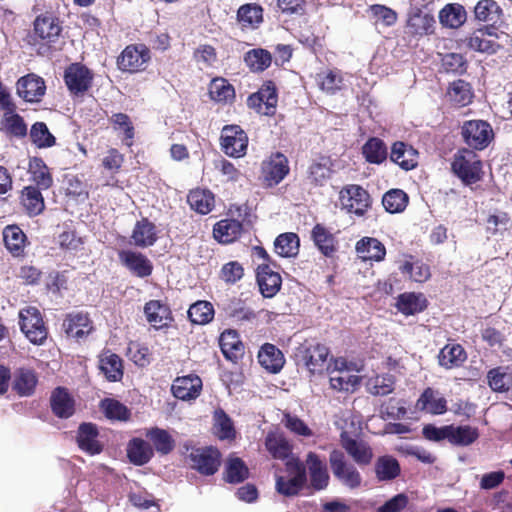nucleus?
<instances>
[{
	"mask_svg": "<svg viewBox=\"0 0 512 512\" xmlns=\"http://www.w3.org/2000/svg\"><path fill=\"white\" fill-rule=\"evenodd\" d=\"M439 20L443 26L458 28L466 21V11L460 4H448L440 11Z\"/></svg>",
	"mask_w": 512,
	"mask_h": 512,
	"instance_id": "obj_47",
	"label": "nucleus"
},
{
	"mask_svg": "<svg viewBox=\"0 0 512 512\" xmlns=\"http://www.w3.org/2000/svg\"><path fill=\"white\" fill-rule=\"evenodd\" d=\"M300 240L297 234L288 232L280 234L275 242V252L282 257H294L299 252Z\"/></svg>",
	"mask_w": 512,
	"mask_h": 512,
	"instance_id": "obj_48",
	"label": "nucleus"
},
{
	"mask_svg": "<svg viewBox=\"0 0 512 512\" xmlns=\"http://www.w3.org/2000/svg\"><path fill=\"white\" fill-rule=\"evenodd\" d=\"M408 195L401 189H392L383 196L382 203L389 213H400L408 204Z\"/></svg>",
	"mask_w": 512,
	"mask_h": 512,
	"instance_id": "obj_61",
	"label": "nucleus"
},
{
	"mask_svg": "<svg viewBox=\"0 0 512 512\" xmlns=\"http://www.w3.org/2000/svg\"><path fill=\"white\" fill-rule=\"evenodd\" d=\"M120 261L135 275L144 278L151 275L153 265L142 253L123 250L119 253Z\"/></svg>",
	"mask_w": 512,
	"mask_h": 512,
	"instance_id": "obj_17",
	"label": "nucleus"
},
{
	"mask_svg": "<svg viewBox=\"0 0 512 512\" xmlns=\"http://www.w3.org/2000/svg\"><path fill=\"white\" fill-rule=\"evenodd\" d=\"M351 371H360L353 363H347L344 359H336L334 368L330 371L329 382L333 390L343 392H353L360 384L361 378L353 375Z\"/></svg>",
	"mask_w": 512,
	"mask_h": 512,
	"instance_id": "obj_5",
	"label": "nucleus"
},
{
	"mask_svg": "<svg viewBox=\"0 0 512 512\" xmlns=\"http://www.w3.org/2000/svg\"><path fill=\"white\" fill-rule=\"evenodd\" d=\"M435 25L434 17L428 12L420 9H411L407 20V29L410 34L423 36L433 32Z\"/></svg>",
	"mask_w": 512,
	"mask_h": 512,
	"instance_id": "obj_24",
	"label": "nucleus"
},
{
	"mask_svg": "<svg viewBox=\"0 0 512 512\" xmlns=\"http://www.w3.org/2000/svg\"><path fill=\"white\" fill-rule=\"evenodd\" d=\"M3 239L7 249L14 255L22 253L26 236L17 226H8L3 231Z\"/></svg>",
	"mask_w": 512,
	"mask_h": 512,
	"instance_id": "obj_57",
	"label": "nucleus"
},
{
	"mask_svg": "<svg viewBox=\"0 0 512 512\" xmlns=\"http://www.w3.org/2000/svg\"><path fill=\"white\" fill-rule=\"evenodd\" d=\"M50 403L53 413L59 418H69L74 414V399L63 387H58L52 392Z\"/></svg>",
	"mask_w": 512,
	"mask_h": 512,
	"instance_id": "obj_29",
	"label": "nucleus"
},
{
	"mask_svg": "<svg viewBox=\"0 0 512 512\" xmlns=\"http://www.w3.org/2000/svg\"><path fill=\"white\" fill-rule=\"evenodd\" d=\"M99 368L109 381H119L123 376L122 360L116 354H102L99 360Z\"/></svg>",
	"mask_w": 512,
	"mask_h": 512,
	"instance_id": "obj_42",
	"label": "nucleus"
},
{
	"mask_svg": "<svg viewBox=\"0 0 512 512\" xmlns=\"http://www.w3.org/2000/svg\"><path fill=\"white\" fill-rule=\"evenodd\" d=\"M147 321L159 329L168 325L172 320L170 308L159 300H150L144 306Z\"/></svg>",
	"mask_w": 512,
	"mask_h": 512,
	"instance_id": "obj_28",
	"label": "nucleus"
},
{
	"mask_svg": "<svg viewBox=\"0 0 512 512\" xmlns=\"http://www.w3.org/2000/svg\"><path fill=\"white\" fill-rule=\"evenodd\" d=\"M265 447L275 459L284 460L292 453V446L283 433L270 431L265 438Z\"/></svg>",
	"mask_w": 512,
	"mask_h": 512,
	"instance_id": "obj_35",
	"label": "nucleus"
},
{
	"mask_svg": "<svg viewBox=\"0 0 512 512\" xmlns=\"http://www.w3.org/2000/svg\"><path fill=\"white\" fill-rule=\"evenodd\" d=\"M29 170L32 175V181L36 184V188H38L39 190H46L51 187L53 183L52 176L47 166L41 159H32L30 161Z\"/></svg>",
	"mask_w": 512,
	"mask_h": 512,
	"instance_id": "obj_53",
	"label": "nucleus"
},
{
	"mask_svg": "<svg viewBox=\"0 0 512 512\" xmlns=\"http://www.w3.org/2000/svg\"><path fill=\"white\" fill-rule=\"evenodd\" d=\"M257 282L261 294L271 298L280 290L282 280L279 273L272 271L267 265H262L258 267Z\"/></svg>",
	"mask_w": 512,
	"mask_h": 512,
	"instance_id": "obj_27",
	"label": "nucleus"
},
{
	"mask_svg": "<svg viewBox=\"0 0 512 512\" xmlns=\"http://www.w3.org/2000/svg\"><path fill=\"white\" fill-rule=\"evenodd\" d=\"M440 366L451 369L460 366L466 360V353L459 344L444 346L438 356Z\"/></svg>",
	"mask_w": 512,
	"mask_h": 512,
	"instance_id": "obj_44",
	"label": "nucleus"
},
{
	"mask_svg": "<svg viewBox=\"0 0 512 512\" xmlns=\"http://www.w3.org/2000/svg\"><path fill=\"white\" fill-rule=\"evenodd\" d=\"M209 95L217 102H227L235 96L233 86L224 78H215L209 86Z\"/></svg>",
	"mask_w": 512,
	"mask_h": 512,
	"instance_id": "obj_63",
	"label": "nucleus"
},
{
	"mask_svg": "<svg viewBox=\"0 0 512 512\" xmlns=\"http://www.w3.org/2000/svg\"><path fill=\"white\" fill-rule=\"evenodd\" d=\"M45 91L44 80L35 74H28L17 81V94L26 102H39Z\"/></svg>",
	"mask_w": 512,
	"mask_h": 512,
	"instance_id": "obj_15",
	"label": "nucleus"
},
{
	"mask_svg": "<svg viewBox=\"0 0 512 512\" xmlns=\"http://www.w3.org/2000/svg\"><path fill=\"white\" fill-rule=\"evenodd\" d=\"M244 61L252 71L262 72L271 65L272 56L265 49H252L245 54Z\"/></svg>",
	"mask_w": 512,
	"mask_h": 512,
	"instance_id": "obj_55",
	"label": "nucleus"
},
{
	"mask_svg": "<svg viewBox=\"0 0 512 512\" xmlns=\"http://www.w3.org/2000/svg\"><path fill=\"white\" fill-rule=\"evenodd\" d=\"M98 429L92 423H83L77 432V443L79 448L90 454L96 455L102 452L103 446L98 440Z\"/></svg>",
	"mask_w": 512,
	"mask_h": 512,
	"instance_id": "obj_18",
	"label": "nucleus"
},
{
	"mask_svg": "<svg viewBox=\"0 0 512 512\" xmlns=\"http://www.w3.org/2000/svg\"><path fill=\"white\" fill-rule=\"evenodd\" d=\"M395 377L389 373L376 374L367 379V391L374 396H386L395 389Z\"/></svg>",
	"mask_w": 512,
	"mask_h": 512,
	"instance_id": "obj_38",
	"label": "nucleus"
},
{
	"mask_svg": "<svg viewBox=\"0 0 512 512\" xmlns=\"http://www.w3.org/2000/svg\"><path fill=\"white\" fill-rule=\"evenodd\" d=\"M146 436L151 440L155 449L161 454L170 453L175 446V441L168 431L158 427L147 431Z\"/></svg>",
	"mask_w": 512,
	"mask_h": 512,
	"instance_id": "obj_56",
	"label": "nucleus"
},
{
	"mask_svg": "<svg viewBox=\"0 0 512 512\" xmlns=\"http://www.w3.org/2000/svg\"><path fill=\"white\" fill-rule=\"evenodd\" d=\"M248 137L237 125H227L221 134V147L230 157H242L246 153Z\"/></svg>",
	"mask_w": 512,
	"mask_h": 512,
	"instance_id": "obj_8",
	"label": "nucleus"
},
{
	"mask_svg": "<svg viewBox=\"0 0 512 512\" xmlns=\"http://www.w3.org/2000/svg\"><path fill=\"white\" fill-rule=\"evenodd\" d=\"M397 308L405 315H414L426 308V299L422 294L404 293L398 298Z\"/></svg>",
	"mask_w": 512,
	"mask_h": 512,
	"instance_id": "obj_50",
	"label": "nucleus"
},
{
	"mask_svg": "<svg viewBox=\"0 0 512 512\" xmlns=\"http://www.w3.org/2000/svg\"><path fill=\"white\" fill-rule=\"evenodd\" d=\"M129 460L136 465L146 464L153 456L151 445L143 439H132L127 448Z\"/></svg>",
	"mask_w": 512,
	"mask_h": 512,
	"instance_id": "obj_43",
	"label": "nucleus"
},
{
	"mask_svg": "<svg viewBox=\"0 0 512 512\" xmlns=\"http://www.w3.org/2000/svg\"><path fill=\"white\" fill-rule=\"evenodd\" d=\"M30 139L38 148H49L55 145L56 138L50 133L44 122H36L30 129Z\"/></svg>",
	"mask_w": 512,
	"mask_h": 512,
	"instance_id": "obj_64",
	"label": "nucleus"
},
{
	"mask_svg": "<svg viewBox=\"0 0 512 512\" xmlns=\"http://www.w3.org/2000/svg\"><path fill=\"white\" fill-rule=\"evenodd\" d=\"M223 355L233 362H236L244 354V345L240 336L235 330H225L219 339Z\"/></svg>",
	"mask_w": 512,
	"mask_h": 512,
	"instance_id": "obj_31",
	"label": "nucleus"
},
{
	"mask_svg": "<svg viewBox=\"0 0 512 512\" xmlns=\"http://www.w3.org/2000/svg\"><path fill=\"white\" fill-rule=\"evenodd\" d=\"M202 381L196 375L178 377L172 384L173 395L180 400H191L199 396Z\"/></svg>",
	"mask_w": 512,
	"mask_h": 512,
	"instance_id": "obj_19",
	"label": "nucleus"
},
{
	"mask_svg": "<svg viewBox=\"0 0 512 512\" xmlns=\"http://www.w3.org/2000/svg\"><path fill=\"white\" fill-rule=\"evenodd\" d=\"M187 200L190 207L200 214H207L214 207V196L208 190H192L188 194Z\"/></svg>",
	"mask_w": 512,
	"mask_h": 512,
	"instance_id": "obj_49",
	"label": "nucleus"
},
{
	"mask_svg": "<svg viewBox=\"0 0 512 512\" xmlns=\"http://www.w3.org/2000/svg\"><path fill=\"white\" fill-rule=\"evenodd\" d=\"M453 173L465 184L471 185L482 179L483 166L479 156L470 149L459 150L452 162Z\"/></svg>",
	"mask_w": 512,
	"mask_h": 512,
	"instance_id": "obj_2",
	"label": "nucleus"
},
{
	"mask_svg": "<svg viewBox=\"0 0 512 512\" xmlns=\"http://www.w3.org/2000/svg\"><path fill=\"white\" fill-rule=\"evenodd\" d=\"M258 361L260 365L270 373L279 372L285 363L283 353L273 344H264L259 353Z\"/></svg>",
	"mask_w": 512,
	"mask_h": 512,
	"instance_id": "obj_32",
	"label": "nucleus"
},
{
	"mask_svg": "<svg viewBox=\"0 0 512 512\" xmlns=\"http://www.w3.org/2000/svg\"><path fill=\"white\" fill-rule=\"evenodd\" d=\"M355 250L362 261L380 262L384 260L386 248L377 238L363 237L356 242Z\"/></svg>",
	"mask_w": 512,
	"mask_h": 512,
	"instance_id": "obj_21",
	"label": "nucleus"
},
{
	"mask_svg": "<svg viewBox=\"0 0 512 512\" xmlns=\"http://www.w3.org/2000/svg\"><path fill=\"white\" fill-rule=\"evenodd\" d=\"M61 30L59 19L51 13L39 15L34 21V32L42 40L54 42Z\"/></svg>",
	"mask_w": 512,
	"mask_h": 512,
	"instance_id": "obj_23",
	"label": "nucleus"
},
{
	"mask_svg": "<svg viewBox=\"0 0 512 512\" xmlns=\"http://www.w3.org/2000/svg\"><path fill=\"white\" fill-rule=\"evenodd\" d=\"M227 315L236 323H253L257 313L242 301L232 302L227 307Z\"/></svg>",
	"mask_w": 512,
	"mask_h": 512,
	"instance_id": "obj_58",
	"label": "nucleus"
},
{
	"mask_svg": "<svg viewBox=\"0 0 512 512\" xmlns=\"http://www.w3.org/2000/svg\"><path fill=\"white\" fill-rule=\"evenodd\" d=\"M92 79L91 71L79 63L71 64L64 73L65 84L74 95L85 93L90 88Z\"/></svg>",
	"mask_w": 512,
	"mask_h": 512,
	"instance_id": "obj_9",
	"label": "nucleus"
},
{
	"mask_svg": "<svg viewBox=\"0 0 512 512\" xmlns=\"http://www.w3.org/2000/svg\"><path fill=\"white\" fill-rule=\"evenodd\" d=\"M276 491L284 496H296L307 482L304 464L299 458L288 459L283 474H276Z\"/></svg>",
	"mask_w": 512,
	"mask_h": 512,
	"instance_id": "obj_1",
	"label": "nucleus"
},
{
	"mask_svg": "<svg viewBox=\"0 0 512 512\" xmlns=\"http://www.w3.org/2000/svg\"><path fill=\"white\" fill-rule=\"evenodd\" d=\"M220 452L213 448H200L191 452L192 467L204 475H213L220 466Z\"/></svg>",
	"mask_w": 512,
	"mask_h": 512,
	"instance_id": "obj_10",
	"label": "nucleus"
},
{
	"mask_svg": "<svg viewBox=\"0 0 512 512\" xmlns=\"http://www.w3.org/2000/svg\"><path fill=\"white\" fill-rule=\"evenodd\" d=\"M497 38L489 29H478L467 39V45L474 51L493 54L500 48Z\"/></svg>",
	"mask_w": 512,
	"mask_h": 512,
	"instance_id": "obj_20",
	"label": "nucleus"
},
{
	"mask_svg": "<svg viewBox=\"0 0 512 512\" xmlns=\"http://www.w3.org/2000/svg\"><path fill=\"white\" fill-rule=\"evenodd\" d=\"M329 463L334 477L344 486L350 489L359 488L362 484V476L357 468L347 461L344 453L333 450L329 455Z\"/></svg>",
	"mask_w": 512,
	"mask_h": 512,
	"instance_id": "obj_3",
	"label": "nucleus"
},
{
	"mask_svg": "<svg viewBox=\"0 0 512 512\" xmlns=\"http://www.w3.org/2000/svg\"><path fill=\"white\" fill-rule=\"evenodd\" d=\"M188 317L192 323L207 324L214 317L213 305L207 301H198L189 307Z\"/></svg>",
	"mask_w": 512,
	"mask_h": 512,
	"instance_id": "obj_59",
	"label": "nucleus"
},
{
	"mask_svg": "<svg viewBox=\"0 0 512 512\" xmlns=\"http://www.w3.org/2000/svg\"><path fill=\"white\" fill-rule=\"evenodd\" d=\"M22 204L30 216L42 213L45 208L44 198L38 188L27 186L22 191Z\"/></svg>",
	"mask_w": 512,
	"mask_h": 512,
	"instance_id": "obj_46",
	"label": "nucleus"
},
{
	"mask_svg": "<svg viewBox=\"0 0 512 512\" xmlns=\"http://www.w3.org/2000/svg\"><path fill=\"white\" fill-rule=\"evenodd\" d=\"M478 437L479 432L476 427L448 425V441L453 445L468 446L474 443Z\"/></svg>",
	"mask_w": 512,
	"mask_h": 512,
	"instance_id": "obj_40",
	"label": "nucleus"
},
{
	"mask_svg": "<svg viewBox=\"0 0 512 512\" xmlns=\"http://www.w3.org/2000/svg\"><path fill=\"white\" fill-rule=\"evenodd\" d=\"M417 408L433 415H441L447 411V401L438 391L428 387L417 400Z\"/></svg>",
	"mask_w": 512,
	"mask_h": 512,
	"instance_id": "obj_30",
	"label": "nucleus"
},
{
	"mask_svg": "<svg viewBox=\"0 0 512 512\" xmlns=\"http://www.w3.org/2000/svg\"><path fill=\"white\" fill-rule=\"evenodd\" d=\"M449 99L459 106H465L472 100L471 86L464 80L454 81L448 89Z\"/></svg>",
	"mask_w": 512,
	"mask_h": 512,
	"instance_id": "obj_62",
	"label": "nucleus"
},
{
	"mask_svg": "<svg viewBox=\"0 0 512 512\" xmlns=\"http://www.w3.org/2000/svg\"><path fill=\"white\" fill-rule=\"evenodd\" d=\"M400 465L392 456H381L375 464V473L380 481L395 479L400 474Z\"/></svg>",
	"mask_w": 512,
	"mask_h": 512,
	"instance_id": "obj_52",
	"label": "nucleus"
},
{
	"mask_svg": "<svg viewBox=\"0 0 512 512\" xmlns=\"http://www.w3.org/2000/svg\"><path fill=\"white\" fill-rule=\"evenodd\" d=\"M390 159L402 169L409 171L417 167L419 153L411 145L397 141L391 147Z\"/></svg>",
	"mask_w": 512,
	"mask_h": 512,
	"instance_id": "obj_16",
	"label": "nucleus"
},
{
	"mask_svg": "<svg viewBox=\"0 0 512 512\" xmlns=\"http://www.w3.org/2000/svg\"><path fill=\"white\" fill-rule=\"evenodd\" d=\"M328 348L322 344H313L304 348L303 360L307 369L312 373H321L326 368Z\"/></svg>",
	"mask_w": 512,
	"mask_h": 512,
	"instance_id": "obj_25",
	"label": "nucleus"
},
{
	"mask_svg": "<svg viewBox=\"0 0 512 512\" xmlns=\"http://www.w3.org/2000/svg\"><path fill=\"white\" fill-rule=\"evenodd\" d=\"M212 429L220 440H233L236 436L232 419L221 408L214 411Z\"/></svg>",
	"mask_w": 512,
	"mask_h": 512,
	"instance_id": "obj_39",
	"label": "nucleus"
},
{
	"mask_svg": "<svg viewBox=\"0 0 512 512\" xmlns=\"http://www.w3.org/2000/svg\"><path fill=\"white\" fill-rule=\"evenodd\" d=\"M65 333L77 340L87 336L91 330V321L87 314L82 312L69 314L63 322Z\"/></svg>",
	"mask_w": 512,
	"mask_h": 512,
	"instance_id": "obj_26",
	"label": "nucleus"
},
{
	"mask_svg": "<svg viewBox=\"0 0 512 512\" xmlns=\"http://www.w3.org/2000/svg\"><path fill=\"white\" fill-rule=\"evenodd\" d=\"M341 208L350 214L363 216L371 205L370 195L358 185H349L340 191Z\"/></svg>",
	"mask_w": 512,
	"mask_h": 512,
	"instance_id": "obj_6",
	"label": "nucleus"
},
{
	"mask_svg": "<svg viewBox=\"0 0 512 512\" xmlns=\"http://www.w3.org/2000/svg\"><path fill=\"white\" fill-rule=\"evenodd\" d=\"M149 59L150 53L145 46H128L119 57L118 65L123 71L137 72L144 69Z\"/></svg>",
	"mask_w": 512,
	"mask_h": 512,
	"instance_id": "obj_13",
	"label": "nucleus"
},
{
	"mask_svg": "<svg viewBox=\"0 0 512 512\" xmlns=\"http://www.w3.org/2000/svg\"><path fill=\"white\" fill-rule=\"evenodd\" d=\"M243 225L236 219H223L217 222L213 228L214 238L224 244L231 243L240 237Z\"/></svg>",
	"mask_w": 512,
	"mask_h": 512,
	"instance_id": "obj_33",
	"label": "nucleus"
},
{
	"mask_svg": "<svg viewBox=\"0 0 512 512\" xmlns=\"http://www.w3.org/2000/svg\"><path fill=\"white\" fill-rule=\"evenodd\" d=\"M281 422L296 437L310 438L314 436V431L297 415L285 412Z\"/></svg>",
	"mask_w": 512,
	"mask_h": 512,
	"instance_id": "obj_60",
	"label": "nucleus"
},
{
	"mask_svg": "<svg viewBox=\"0 0 512 512\" xmlns=\"http://www.w3.org/2000/svg\"><path fill=\"white\" fill-rule=\"evenodd\" d=\"M224 478L229 483H240L249 476L245 463L238 457H230L225 463Z\"/></svg>",
	"mask_w": 512,
	"mask_h": 512,
	"instance_id": "obj_54",
	"label": "nucleus"
},
{
	"mask_svg": "<svg viewBox=\"0 0 512 512\" xmlns=\"http://www.w3.org/2000/svg\"><path fill=\"white\" fill-rule=\"evenodd\" d=\"M316 82L322 91L334 94L344 86L343 73L338 69L322 71L317 74Z\"/></svg>",
	"mask_w": 512,
	"mask_h": 512,
	"instance_id": "obj_45",
	"label": "nucleus"
},
{
	"mask_svg": "<svg viewBox=\"0 0 512 512\" xmlns=\"http://www.w3.org/2000/svg\"><path fill=\"white\" fill-rule=\"evenodd\" d=\"M305 470H308L310 484L315 490H323L328 486L329 473L326 462L315 452L306 455Z\"/></svg>",
	"mask_w": 512,
	"mask_h": 512,
	"instance_id": "obj_12",
	"label": "nucleus"
},
{
	"mask_svg": "<svg viewBox=\"0 0 512 512\" xmlns=\"http://www.w3.org/2000/svg\"><path fill=\"white\" fill-rule=\"evenodd\" d=\"M502 9L494 0H480L475 8V18L482 22L496 24L501 20Z\"/></svg>",
	"mask_w": 512,
	"mask_h": 512,
	"instance_id": "obj_41",
	"label": "nucleus"
},
{
	"mask_svg": "<svg viewBox=\"0 0 512 512\" xmlns=\"http://www.w3.org/2000/svg\"><path fill=\"white\" fill-rule=\"evenodd\" d=\"M38 379L31 369L20 368L14 374L13 389L20 396H30L34 393Z\"/></svg>",
	"mask_w": 512,
	"mask_h": 512,
	"instance_id": "obj_37",
	"label": "nucleus"
},
{
	"mask_svg": "<svg viewBox=\"0 0 512 512\" xmlns=\"http://www.w3.org/2000/svg\"><path fill=\"white\" fill-rule=\"evenodd\" d=\"M341 442L343 448L358 465L366 466L371 463L373 451L366 442L350 438L345 433L341 435Z\"/></svg>",
	"mask_w": 512,
	"mask_h": 512,
	"instance_id": "obj_22",
	"label": "nucleus"
},
{
	"mask_svg": "<svg viewBox=\"0 0 512 512\" xmlns=\"http://www.w3.org/2000/svg\"><path fill=\"white\" fill-rule=\"evenodd\" d=\"M314 244L320 252L330 257L337 250V240L334 234L322 224H316L311 232Z\"/></svg>",
	"mask_w": 512,
	"mask_h": 512,
	"instance_id": "obj_34",
	"label": "nucleus"
},
{
	"mask_svg": "<svg viewBox=\"0 0 512 512\" xmlns=\"http://www.w3.org/2000/svg\"><path fill=\"white\" fill-rule=\"evenodd\" d=\"M289 172L288 160L281 154L272 155L262 164V173L265 182L269 186L280 183Z\"/></svg>",
	"mask_w": 512,
	"mask_h": 512,
	"instance_id": "obj_14",
	"label": "nucleus"
},
{
	"mask_svg": "<svg viewBox=\"0 0 512 512\" xmlns=\"http://www.w3.org/2000/svg\"><path fill=\"white\" fill-rule=\"evenodd\" d=\"M362 153L369 163L381 164L388 152L385 143L376 137L370 138L362 147Z\"/></svg>",
	"mask_w": 512,
	"mask_h": 512,
	"instance_id": "obj_51",
	"label": "nucleus"
},
{
	"mask_svg": "<svg viewBox=\"0 0 512 512\" xmlns=\"http://www.w3.org/2000/svg\"><path fill=\"white\" fill-rule=\"evenodd\" d=\"M132 243L140 248L152 246L157 240L155 225L144 218L135 224L131 235Z\"/></svg>",
	"mask_w": 512,
	"mask_h": 512,
	"instance_id": "obj_36",
	"label": "nucleus"
},
{
	"mask_svg": "<svg viewBox=\"0 0 512 512\" xmlns=\"http://www.w3.org/2000/svg\"><path fill=\"white\" fill-rule=\"evenodd\" d=\"M277 104L276 88L273 82L265 83L257 93L248 98V106L255 108L258 113L272 115Z\"/></svg>",
	"mask_w": 512,
	"mask_h": 512,
	"instance_id": "obj_11",
	"label": "nucleus"
},
{
	"mask_svg": "<svg viewBox=\"0 0 512 512\" xmlns=\"http://www.w3.org/2000/svg\"><path fill=\"white\" fill-rule=\"evenodd\" d=\"M461 133L465 143L469 147L478 150L487 147L493 137V130L490 124L483 120L464 122Z\"/></svg>",
	"mask_w": 512,
	"mask_h": 512,
	"instance_id": "obj_7",
	"label": "nucleus"
},
{
	"mask_svg": "<svg viewBox=\"0 0 512 512\" xmlns=\"http://www.w3.org/2000/svg\"><path fill=\"white\" fill-rule=\"evenodd\" d=\"M19 324L21 331L36 345H41L46 340L48 331L44 325L40 311L35 307H25L20 310Z\"/></svg>",
	"mask_w": 512,
	"mask_h": 512,
	"instance_id": "obj_4",
	"label": "nucleus"
}]
</instances>
